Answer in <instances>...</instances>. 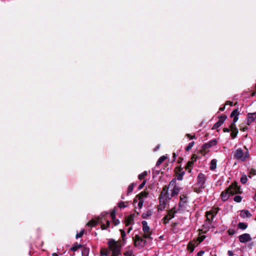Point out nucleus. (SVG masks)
Returning <instances> with one entry per match:
<instances>
[{"mask_svg": "<svg viewBox=\"0 0 256 256\" xmlns=\"http://www.w3.org/2000/svg\"><path fill=\"white\" fill-rule=\"evenodd\" d=\"M180 192V187L176 184V180L173 179L169 184L168 186H164L160 196V205L158 210L164 209L168 200L172 197L177 196Z\"/></svg>", "mask_w": 256, "mask_h": 256, "instance_id": "1", "label": "nucleus"}, {"mask_svg": "<svg viewBox=\"0 0 256 256\" xmlns=\"http://www.w3.org/2000/svg\"><path fill=\"white\" fill-rule=\"evenodd\" d=\"M108 218L109 214L108 213L103 212L96 220H92L90 221L87 224V226L92 227L95 226L96 224L100 223L102 229L106 230L110 226V222Z\"/></svg>", "mask_w": 256, "mask_h": 256, "instance_id": "2", "label": "nucleus"}, {"mask_svg": "<svg viewBox=\"0 0 256 256\" xmlns=\"http://www.w3.org/2000/svg\"><path fill=\"white\" fill-rule=\"evenodd\" d=\"M234 157L235 159L242 162H244L249 157V152L246 146L243 148H238L234 153Z\"/></svg>", "mask_w": 256, "mask_h": 256, "instance_id": "3", "label": "nucleus"}, {"mask_svg": "<svg viewBox=\"0 0 256 256\" xmlns=\"http://www.w3.org/2000/svg\"><path fill=\"white\" fill-rule=\"evenodd\" d=\"M121 241H109L108 246L110 250L112 252V256H118L120 254V248L122 244Z\"/></svg>", "mask_w": 256, "mask_h": 256, "instance_id": "4", "label": "nucleus"}, {"mask_svg": "<svg viewBox=\"0 0 256 256\" xmlns=\"http://www.w3.org/2000/svg\"><path fill=\"white\" fill-rule=\"evenodd\" d=\"M206 182V176L204 174L200 173L198 176V182L196 186L194 188L195 191L199 193L204 188V184Z\"/></svg>", "mask_w": 256, "mask_h": 256, "instance_id": "5", "label": "nucleus"}, {"mask_svg": "<svg viewBox=\"0 0 256 256\" xmlns=\"http://www.w3.org/2000/svg\"><path fill=\"white\" fill-rule=\"evenodd\" d=\"M148 193L146 192H142L138 195L134 200V202H138V206L140 208L142 207L144 199L147 198Z\"/></svg>", "mask_w": 256, "mask_h": 256, "instance_id": "6", "label": "nucleus"}, {"mask_svg": "<svg viewBox=\"0 0 256 256\" xmlns=\"http://www.w3.org/2000/svg\"><path fill=\"white\" fill-rule=\"evenodd\" d=\"M240 114V112L238 110L236 109L234 110L230 114V117L233 118L232 122L231 123L230 126V130H234L235 129H238L236 127V123L238 121V116Z\"/></svg>", "mask_w": 256, "mask_h": 256, "instance_id": "7", "label": "nucleus"}, {"mask_svg": "<svg viewBox=\"0 0 256 256\" xmlns=\"http://www.w3.org/2000/svg\"><path fill=\"white\" fill-rule=\"evenodd\" d=\"M187 207V198L184 195L180 196L179 202V210L183 211L186 210Z\"/></svg>", "mask_w": 256, "mask_h": 256, "instance_id": "8", "label": "nucleus"}, {"mask_svg": "<svg viewBox=\"0 0 256 256\" xmlns=\"http://www.w3.org/2000/svg\"><path fill=\"white\" fill-rule=\"evenodd\" d=\"M218 210V208L214 207L212 208L210 211L207 212L206 213L207 220H208L209 222L212 220L214 218L217 214Z\"/></svg>", "mask_w": 256, "mask_h": 256, "instance_id": "9", "label": "nucleus"}, {"mask_svg": "<svg viewBox=\"0 0 256 256\" xmlns=\"http://www.w3.org/2000/svg\"><path fill=\"white\" fill-rule=\"evenodd\" d=\"M227 190L230 195H234L240 192V188L236 183L232 184L228 188H227Z\"/></svg>", "mask_w": 256, "mask_h": 256, "instance_id": "10", "label": "nucleus"}, {"mask_svg": "<svg viewBox=\"0 0 256 256\" xmlns=\"http://www.w3.org/2000/svg\"><path fill=\"white\" fill-rule=\"evenodd\" d=\"M142 229L144 232V238H152L150 237V228L148 226V222L145 220H143L142 222Z\"/></svg>", "mask_w": 256, "mask_h": 256, "instance_id": "11", "label": "nucleus"}, {"mask_svg": "<svg viewBox=\"0 0 256 256\" xmlns=\"http://www.w3.org/2000/svg\"><path fill=\"white\" fill-rule=\"evenodd\" d=\"M226 116H221L219 117V119L218 122H216L212 126V129H216L218 128L225 121L226 118Z\"/></svg>", "mask_w": 256, "mask_h": 256, "instance_id": "12", "label": "nucleus"}, {"mask_svg": "<svg viewBox=\"0 0 256 256\" xmlns=\"http://www.w3.org/2000/svg\"><path fill=\"white\" fill-rule=\"evenodd\" d=\"M176 211H173V210H171L168 212L167 215H166L164 218V222L165 224H166L172 218L174 217V214L175 213Z\"/></svg>", "mask_w": 256, "mask_h": 256, "instance_id": "13", "label": "nucleus"}, {"mask_svg": "<svg viewBox=\"0 0 256 256\" xmlns=\"http://www.w3.org/2000/svg\"><path fill=\"white\" fill-rule=\"evenodd\" d=\"M256 119V112L248 114L247 118V124L250 125Z\"/></svg>", "mask_w": 256, "mask_h": 256, "instance_id": "14", "label": "nucleus"}, {"mask_svg": "<svg viewBox=\"0 0 256 256\" xmlns=\"http://www.w3.org/2000/svg\"><path fill=\"white\" fill-rule=\"evenodd\" d=\"M134 214H131L128 216L126 220V226L132 225L134 222Z\"/></svg>", "mask_w": 256, "mask_h": 256, "instance_id": "15", "label": "nucleus"}, {"mask_svg": "<svg viewBox=\"0 0 256 256\" xmlns=\"http://www.w3.org/2000/svg\"><path fill=\"white\" fill-rule=\"evenodd\" d=\"M196 158L195 157V156H193L192 157V160L188 162L187 165L186 166V168L188 170L189 172H190L191 168L192 167L194 162H196Z\"/></svg>", "mask_w": 256, "mask_h": 256, "instance_id": "16", "label": "nucleus"}, {"mask_svg": "<svg viewBox=\"0 0 256 256\" xmlns=\"http://www.w3.org/2000/svg\"><path fill=\"white\" fill-rule=\"evenodd\" d=\"M230 196V194L228 192L227 189L226 190L222 192L220 194L221 198L224 202L226 201Z\"/></svg>", "mask_w": 256, "mask_h": 256, "instance_id": "17", "label": "nucleus"}, {"mask_svg": "<svg viewBox=\"0 0 256 256\" xmlns=\"http://www.w3.org/2000/svg\"><path fill=\"white\" fill-rule=\"evenodd\" d=\"M217 144V142L216 140H212L208 142L204 146V148H208L212 146H214Z\"/></svg>", "mask_w": 256, "mask_h": 256, "instance_id": "18", "label": "nucleus"}, {"mask_svg": "<svg viewBox=\"0 0 256 256\" xmlns=\"http://www.w3.org/2000/svg\"><path fill=\"white\" fill-rule=\"evenodd\" d=\"M84 245L76 242L73 246H72L70 250L72 252H76L78 250L82 248Z\"/></svg>", "mask_w": 256, "mask_h": 256, "instance_id": "19", "label": "nucleus"}, {"mask_svg": "<svg viewBox=\"0 0 256 256\" xmlns=\"http://www.w3.org/2000/svg\"><path fill=\"white\" fill-rule=\"evenodd\" d=\"M146 242V241H134V244L136 247L140 248L144 246Z\"/></svg>", "mask_w": 256, "mask_h": 256, "instance_id": "20", "label": "nucleus"}, {"mask_svg": "<svg viewBox=\"0 0 256 256\" xmlns=\"http://www.w3.org/2000/svg\"><path fill=\"white\" fill-rule=\"evenodd\" d=\"M240 216L243 218H245L250 217L251 214L248 210H242L240 212Z\"/></svg>", "mask_w": 256, "mask_h": 256, "instance_id": "21", "label": "nucleus"}, {"mask_svg": "<svg viewBox=\"0 0 256 256\" xmlns=\"http://www.w3.org/2000/svg\"><path fill=\"white\" fill-rule=\"evenodd\" d=\"M90 250L88 248L86 247L84 245L82 248V256H88Z\"/></svg>", "mask_w": 256, "mask_h": 256, "instance_id": "22", "label": "nucleus"}, {"mask_svg": "<svg viewBox=\"0 0 256 256\" xmlns=\"http://www.w3.org/2000/svg\"><path fill=\"white\" fill-rule=\"evenodd\" d=\"M250 236L248 234H242L239 237V240H250Z\"/></svg>", "mask_w": 256, "mask_h": 256, "instance_id": "23", "label": "nucleus"}, {"mask_svg": "<svg viewBox=\"0 0 256 256\" xmlns=\"http://www.w3.org/2000/svg\"><path fill=\"white\" fill-rule=\"evenodd\" d=\"M217 160L215 159H213L210 162V169L211 170H214L216 168Z\"/></svg>", "mask_w": 256, "mask_h": 256, "instance_id": "24", "label": "nucleus"}, {"mask_svg": "<svg viewBox=\"0 0 256 256\" xmlns=\"http://www.w3.org/2000/svg\"><path fill=\"white\" fill-rule=\"evenodd\" d=\"M167 158V156H160L156 162V166H159L164 160Z\"/></svg>", "mask_w": 256, "mask_h": 256, "instance_id": "25", "label": "nucleus"}, {"mask_svg": "<svg viewBox=\"0 0 256 256\" xmlns=\"http://www.w3.org/2000/svg\"><path fill=\"white\" fill-rule=\"evenodd\" d=\"M193 242H194V241H190L188 246V248L190 252H193L195 247Z\"/></svg>", "mask_w": 256, "mask_h": 256, "instance_id": "26", "label": "nucleus"}, {"mask_svg": "<svg viewBox=\"0 0 256 256\" xmlns=\"http://www.w3.org/2000/svg\"><path fill=\"white\" fill-rule=\"evenodd\" d=\"M200 231L202 232H200V235L197 240H204V239L206 238V235L202 234V233H204V231L205 232L206 230H200Z\"/></svg>", "mask_w": 256, "mask_h": 256, "instance_id": "27", "label": "nucleus"}, {"mask_svg": "<svg viewBox=\"0 0 256 256\" xmlns=\"http://www.w3.org/2000/svg\"><path fill=\"white\" fill-rule=\"evenodd\" d=\"M238 227L242 230H245L248 227V224L244 222H240L238 224Z\"/></svg>", "mask_w": 256, "mask_h": 256, "instance_id": "28", "label": "nucleus"}, {"mask_svg": "<svg viewBox=\"0 0 256 256\" xmlns=\"http://www.w3.org/2000/svg\"><path fill=\"white\" fill-rule=\"evenodd\" d=\"M109 253V250L106 248H102L100 250L101 256H107Z\"/></svg>", "mask_w": 256, "mask_h": 256, "instance_id": "29", "label": "nucleus"}, {"mask_svg": "<svg viewBox=\"0 0 256 256\" xmlns=\"http://www.w3.org/2000/svg\"><path fill=\"white\" fill-rule=\"evenodd\" d=\"M230 131H231L230 135H231L232 138H236L237 136V134L238 133V130L235 129L234 130H232Z\"/></svg>", "mask_w": 256, "mask_h": 256, "instance_id": "30", "label": "nucleus"}, {"mask_svg": "<svg viewBox=\"0 0 256 256\" xmlns=\"http://www.w3.org/2000/svg\"><path fill=\"white\" fill-rule=\"evenodd\" d=\"M134 186L135 184H132L128 186V194H130L132 192Z\"/></svg>", "mask_w": 256, "mask_h": 256, "instance_id": "31", "label": "nucleus"}, {"mask_svg": "<svg viewBox=\"0 0 256 256\" xmlns=\"http://www.w3.org/2000/svg\"><path fill=\"white\" fill-rule=\"evenodd\" d=\"M116 216V212L115 210H112L109 215V217L112 219V220H114V219L115 218V216Z\"/></svg>", "mask_w": 256, "mask_h": 256, "instance_id": "32", "label": "nucleus"}, {"mask_svg": "<svg viewBox=\"0 0 256 256\" xmlns=\"http://www.w3.org/2000/svg\"><path fill=\"white\" fill-rule=\"evenodd\" d=\"M242 198L240 196H236L234 198V200L237 202H240L242 201Z\"/></svg>", "mask_w": 256, "mask_h": 256, "instance_id": "33", "label": "nucleus"}, {"mask_svg": "<svg viewBox=\"0 0 256 256\" xmlns=\"http://www.w3.org/2000/svg\"><path fill=\"white\" fill-rule=\"evenodd\" d=\"M148 174V173L146 171L144 172L141 174H139L138 176V179L140 180H142L145 176H146Z\"/></svg>", "mask_w": 256, "mask_h": 256, "instance_id": "34", "label": "nucleus"}, {"mask_svg": "<svg viewBox=\"0 0 256 256\" xmlns=\"http://www.w3.org/2000/svg\"><path fill=\"white\" fill-rule=\"evenodd\" d=\"M194 144V142H192L188 144V146L186 147V150L188 151L190 150Z\"/></svg>", "mask_w": 256, "mask_h": 256, "instance_id": "35", "label": "nucleus"}, {"mask_svg": "<svg viewBox=\"0 0 256 256\" xmlns=\"http://www.w3.org/2000/svg\"><path fill=\"white\" fill-rule=\"evenodd\" d=\"M84 233V230H82L78 234L76 235V238H79L82 236Z\"/></svg>", "mask_w": 256, "mask_h": 256, "instance_id": "36", "label": "nucleus"}, {"mask_svg": "<svg viewBox=\"0 0 256 256\" xmlns=\"http://www.w3.org/2000/svg\"><path fill=\"white\" fill-rule=\"evenodd\" d=\"M240 181L242 184H245L247 182V178L246 176H242L240 178Z\"/></svg>", "mask_w": 256, "mask_h": 256, "instance_id": "37", "label": "nucleus"}, {"mask_svg": "<svg viewBox=\"0 0 256 256\" xmlns=\"http://www.w3.org/2000/svg\"><path fill=\"white\" fill-rule=\"evenodd\" d=\"M124 256H134L132 251H128L124 253Z\"/></svg>", "mask_w": 256, "mask_h": 256, "instance_id": "38", "label": "nucleus"}, {"mask_svg": "<svg viewBox=\"0 0 256 256\" xmlns=\"http://www.w3.org/2000/svg\"><path fill=\"white\" fill-rule=\"evenodd\" d=\"M146 180L143 181V182L139 186L138 189L139 190H141L142 188L146 184Z\"/></svg>", "mask_w": 256, "mask_h": 256, "instance_id": "39", "label": "nucleus"}, {"mask_svg": "<svg viewBox=\"0 0 256 256\" xmlns=\"http://www.w3.org/2000/svg\"><path fill=\"white\" fill-rule=\"evenodd\" d=\"M250 175L254 176L256 174V170L254 169H251L250 172Z\"/></svg>", "mask_w": 256, "mask_h": 256, "instance_id": "40", "label": "nucleus"}, {"mask_svg": "<svg viewBox=\"0 0 256 256\" xmlns=\"http://www.w3.org/2000/svg\"><path fill=\"white\" fill-rule=\"evenodd\" d=\"M118 206L120 208H124L126 206L125 205V204L124 202H120L118 204Z\"/></svg>", "mask_w": 256, "mask_h": 256, "instance_id": "41", "label": "nucleus"}, {"mask_svg": "<svg viewBox=\"0 0 256 256\" xmlns=\"http://www.w3.org/2000/svg\"><path fill=\"white\" fill-rule=\"evenodd\" d=\"M113 223L115 225H117L120 223V221L118 220H115V218L114 219V220H112Z\"/></svg>", "mask_w": 256, "mask_h": 256, "instance_id": "42", "label": "nucleus"}, {"mask_svg": "<svg viewBox=\"0 0 256 256\" xmlns=\"http://www.w3.org/2000/svg\"><path fill=\"white\" fill-rule=\"evenodd\" d=\"M204 251L201 250L198 253L196 256H202L204 254Z\"/></svg>", "mask_w": 256, "mask_h": 256, "instance_id": "43", "label": "nucleus"}, {"mask_svg": "<svg viewBox=\"0 0 256 256\" xmlns=\"http://www.w3.org/2000/svg\"><path fill=\"white\" fill-rule=\"evenodd\" d=\"M186 136L190 139L194 138V136H190V134H186Z\"/></svg>", "mask_w": 256, "mask_h": 256, "instance_id": "44", "label": "nucleus"}, {"mask_svg": "<svg viewBox=\"0 0 256 256\" xmlns=\"http://www.w3.org/2000/svg\"><path fill=\"white\" fill-rule=\"evenodd\" d=\"M223 130L225 132H228L230 131V128H224Z\"/></svg>", "mask_w": 256, "mask_h": 256, "instance_id": "45", "label": "nucleus"}, {"mask_svg": "<svg viewBox=\"0 0 256 256\" xmlns=\"http://www.w3.org/2000/svg\"><path fill=\"white\" fill-rule=\"evenodd\" d=\"M177 178H178V180H182V174L179 175L178 176Z\"/></svg>", "mask_w": 256, "mask_h": 256, "instance_id": "46", "label": "nucleus"}, {"mask_svg": "<svg viewBox=\"0 0 256 256\" xmlns=\"http://www.w3.org/2000/svg\"><path fill=\"white\" fill-rule=\"evenodd\" d=\"M228 254L229 256H232L233 255L232 252L231 250H228Z\"/></svg>", "mask_w": 256, "mask_h": 256, "instance_id": "47", "label": "nucleus"}, {"mask_svg": "<svg viewBox=\"0 0 256 256\" xmlns=\"http://www.w3.org/2000/svg\"><path fill=\"white\" fill-rule=\"evenodd\" d=\"M228 232L230 235L233 234H234V232L233 230H228Z\"/></svg>", "mask_w": 256, "mask_h": 256, "instance_id": "48", "label": "nucleus"}, {"mask_svg": "<svg viewBox=\"0 0 256 256\" xmlns=\"http://www.w3.org/2000/svg\"><path fill=\"white\" fill-rule=\"evenodd\" d=\"M224 108H225V106H224V107H222V108H220V111H224Z\"/></svg>", "mask_w": 256, "mask_h": 256, "instance_id": "49", "label": "nucleus"}, {"mask_svg": "<svg viewBox=\"0 0 256 256\" xmlns=\"http://www.w3.org/2000/svg\"><path fill=\"white\" fill-rule=\"evenodd\" d=\"M230 104V105H232V102H227L226 103V104Z\"/></svg>", "mask_w": 256, "mask_h": 256, "instance_id": "50", "label": "nucleus"}, {"mask_svg": "<svg viewBox=\"0 0 256 256\" xmlns=\"http://www.w3.org/2000/svg\"><path fill=\"white\" fill-rule=\"evenodd\" d=\"M121 232H122V237H124V232L122 230Z\"/></svg>", "mask_w": 256, "mask_h": 256, "instance_id": "51", "label": "nucleus"}, {"mask_svg": "<svg viewBox=\"0 0 256 256\" xmlns=\"http://www.w3.org/2000/svg\"><path fill=\"white\" fill-rule=\"evenodd\" d=\"M132 229V228L131 227L129 228H128V232Z\"/></svg>", "mask_w": 256, "mask_h": 256, "instance_id": "52", "label": "nucleus"}, {"mask_svg": "<svg viewBox=\"0 0 256 256\" xmlns=\"http://www.w3.org/2000/svg\"><path fill=\"white\" fill-rule=\"evenodd\" d=\"M53 256H58L57 254H53Z\"/></svg>", "mask_w": 256, "mask_h": 256, "instance_id": "53", "label": "nucleus"}, {"mask_svg": "<svg viewBox=\"0 0 256 256\" xmlns=\"http://www.w3.org/2000/svg\"><path fill=\"white\" fill-rule=\"evenodd\" d=\"M174 156L176 157V154L174 153Z\"/></svg>", "mask_w": 256, "mask_h": 256, "instance_id": "54", "label": "nucleus"}]
</instances>
